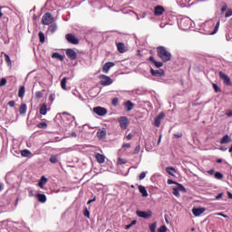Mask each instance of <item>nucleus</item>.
Masks as SVG:
<instances>
[{
  "label": "nucleus",
  "mask_w": 232,
  "mask_h": 232,
  "mask_svg": "<svg viewBox=\"0 0 232 232\" xmlns=\"http://www.w3.org/2000/svg\"><path fill=\"white\" fill-rule=\"evenodd\" d=\"M215 179H218V180H222L224 179V174H222L221 172H216Z\"/></svg>",
  "instance_id": "obj_37"
},
{
  "label": "nucleus",
  "mask_w": 232,
  "mask_h": 232,
  "mask_svg": "<svg viewBox=\"0 0 232 232\" xmlns=\"http://www.w3.org/2000/svg\"><path fill=\"white\" fill-rule=\"evenodd\" d=\"M97 137H98V139H105L106 138V130H98Z\"/></svg>",
  "instance_id": "obj_30"
},
{
  "label": "nucleus",
  "mask_w": 232,
  "mask_h": 232,
  "mask_svg": "<svg viewBox=\"0 0 232 232\" xmlns=\"http://www.w3.org/2000/svg\"><path fill=\"white\" fill-rule=\"evenodd\" d=\"M66 81H68L67 77H64L61 81V87H62L63 90H66Z\"/></svg>",
  "instance_id": "obj_36"
},
{
  "label": "nucleus",
  "mask_w": 232,
  "mask_h": 232,
  "mask_svg": "<svg viewBox=\"0 0 232 232\" xmlns=\"http://www.w3.org/2000/svg\"><path fill=\"white\" fill-rule=\"evenodd\" d=\"M226 115L227 117H232V111L231 110L227 111Z\"/></svg>",
  "instance_id": "obj_57"
},
{
  "label": "nucleus",
  "mask_w": 232,
  "mask_h": 232,
  "mask_svg": "<svg viewBox=\"0 0 232 232\" xmlns=\"http://www.w3.org/2000/svg\"><path fill=\"white\" fill-rule=\"evenodd\" d=\"M130 227H132L130 224L125 226V229H130Z\"/></svg>",
  "instance_id": "obj_63"
},
{
  "label": "nucleus",
  "mask_w": 232,
  "mask_h": 232,
  "mask_svg": "<svg viewBox=\"0 0 232 232\" xmlns=\"http://www.w3.org/2000/svg\"><path fill=\"white\" fill-rule=\"evenodd\" d=\"M168 231V227L162 225L160 228H158V232H166Z\"/></svg>",
  "instance_id": "obj_41"
},
{
  "label": "nucleus",
  "mask_w": 232,
  "mask_h": 232,
  "mask_svg": "<svg viewBox=\"0 0 232 232\" xmlns=\"http://www.w3.org/2000/svg\"><path fill=\"white\" fill-rule=\"evenodd\" d=\"M227 195H228V198H232V194H231V192H227Z\"/></svg>",
  "instance_id": "obj_64"
},
{
  "label": "nucleus",
  "mask_w": 232,
  "mask_h": 232,
  "mask_svg": "<svg viewBox=\"0 0 232 232\" xmlns=\"http://www.w3.org/2000/svg\"><path fill=\"white\" fill-rule=\"evenodd\" d=\"M157 53L158 57H160L162 63H168L169 61H171V53L168 51V48L164 46H158Z\"/></svg>",
  "instance_id": "obj_1"
},
{
  "label": "nucleus",
  "mask_w": 232,
  "mask_h": 232,
  "mask_svg": "<svg viewBox=\"0 0 232 232\" xmlns=\"http://www.w3.org/2000/svg\"><path fill=\"white\" fill-rule=\"evenodd\" d=\"M232 15V9H228L225 14V17H231Z\"/></svg>",
  "instance_id": "obj_46"
},
{
  "label": "nucleus",
  "mask_w": 232,
  "mask_h": 232,
  "mask_svg": "<svg viewBox=\"0 0 232 232\" xmlns=\"http://www.w3.org/2000/svg\"><path fill=\"white\" fill-rule=\"evenodd\" d=\"M140 180H144L146 179V172H141L139 177Z\"/></svg>",
  "instance_id": "obj_49"
},
{
  "label": "nucleus",
  "mask_w": 232,
  "mask_h": 232,
  "mask_svg": "<svg viewBox=\"0 0 232 232\" xmlns=\"http://www.w3.org/2000/svg\"><path fill=\"white\" fill-rule=\"evenodd\" d=\"M231 142V138H229V135L226 134L221 140L220 144H229Z\"/></svg>",
  "instance_id": "obj_23"
},
{
  "label": "nucleus",
  "mask_w": 232,
  "mask_h": 232,
  "mask_svg": "<svg viewBox=\"0 0 232 232\" xmlns=\"http://www.w3.org/2000/svg\"><path fill=\"white\" fill-rule=\"evenodd\" d=\"M52 23H53V16L50 13H45L42 17V24L48 25Z\"/></svg>",
  "instance_id": "obj_2"
},
{
  "label": "nucleus",
  "mask_w": 232,
  "mask_h": 232,
  "mask_svg": "<svg viewBox=\"0 0 232 232\" xmlns=\"http://www.w3.org/2000/svg\"><path fill=\"white\" fill-rule=\"evenodd\" d=\"M123 106L126 110V111H131V110H133V108H135V104L133 102H131V101H127L123 103Z\"/></svg>",
  "instance_id": "obj_17"
},
{
  "label": "nucleus",
  "mask_w": 232,
  "mask_h": 232,
  "mask_svg": "<svg viewBox=\"0 0 232 232\" xmlns=\"http://www.w3.org/2000/svg\"><path fill=\"white\" fill-rule=\"evenodd\" d=\"M174 137H175L176 139H182V132L175 133V134H174Z\"/></svg>",
  "instance_id": "obj_51"
},
{
  "label": "nucleus",
  "mask_w": 232,
  "mask_h": 232,
  "mask_svg": "<svg viewBox=\"0 0 232 232\" xmlns=\"http://www.w3.org/2000/svg\"><path fill=\"white\" fill-rule=\"evenodd\" d=\"M118 164H120V165L126 164V160L122 158H119L118 159Z\"/></svg>",
  "instance_id": "obj_48"
},
{
  "label": "nucleus",
  "mask_w": 232,
  "mask_h": 232,
  "mask_svg": "<svg viewBox=\"0 0 232 232\" xmlns=\"http://www.w3.org/2000/svg\"><path fill=\"white\" fill-rule=\"evenodd\" d=\"M217 215H218V217H223V218H228L227 215L223 214L222 212H219Z\"/></svg>",
  "instance_id": "obj_53"
},
{
  "label": "nucleus",
  "mask_w": 232,
  "mask_h": 232,
  "mask_svg": "<svg viewBox=\"0 0 232 232\" xmlns=\"http://www.w3.org/2000/svg\"><path fill=\"white\" fill-rule=\"evenodd\" d=\"M49 162H51V164H57V162H59V155H51Z\"/></svg>",
  "instance_id": "obj_25"
},
{
  "label": "nucleus",
  "mask_w": 232,
  "mask_h": 232,
  "mask_svg": "<svg viewBox=\"0 0 232 232\" xmlns=\"http://www.w3.org/2000/svg\"><path fill=\"white\" fill-rule=\"evenodd\" d=\"M127 140H131L133 139V134L130 133L129 135L126 136Z\"/></svg>",
  "instance_id": "obj_56"
},
{
  "label": "nucleus",
  "mask_w": 232,
  "mask_h": 232,
  "mask_svg": "<svg viewBox=\"0 0 232 232\" xmlns=\"http://www.w3.org/2000/svg\"><path fill=\"white\" fill-rule=\"evenodd\" d=\"M149 59L151 63H153L156 68H162V66H164V63H162V62H158L153 56H150Z\"/></svg>",
  "instance_id": "obj_19"
},
{
  "label": "nucleus",
  "mask_w": 232,
  "mask_h": 232,
  "mask_svg": "<svg viewBox=\"0 0 232 232\" xmlns=\"http://www.w3.org/2000/svg\"><path fill=\"white\" fill-rule=\"evenodd\" d=\"M122 148H123V149H125V148L130 149V148H131V144H130V143H124V144L122 145Z\"/></svg>",
  "instance_id": "obj_55"
},
{
  "label": "nucleus",
  "mask_w": 232,
  "mask_h": 232,
  "mask_svg": "<svg viewBox=\"0 0 232 232\" xmlns=\"http://www.w3.org/2000/svg\"><path fill=\"white\" fill-rule=\"evenodd\" d=\"M133 153L134 155H139V153H140V145L135 147Z\"/></svg>",
  "instance_id": "obj_42"
},
{
  "label": "nucleus",
  "mask_w": 232,
  "mask_h": 232,
  "mask_svg": "<svg viewBox=\"0 0 232 232\" xmlns=\"http://www.w3.org/2000/svg\"><path fill=\"white\" fill-rule=\"evenodd\" d=\"M52 58L53 59H58L59 61H64V56H63V54H61L59 53H53L52 54Z\"/></svg>",
  "instance_id": "obj_26"
},
{
  "label": "nucleus",
  "mask_w": 232,
  "mask_h": 232,
  "mask_svg": "<svg viewBox=\"0 0 232 232\" xmlns=\"http://www.w3.org/2000/svg\"><path fill=\"white\" fill-rule=\"evenodd\" d=\"M113 66H115V63L113 62L106 63L102 67L103 73H108V72H110V69L113 68Z\"/></svg>",
  "instance_id": "obj_15"
},
{
  "label": "nucleus",
  "mask_w": 232,
  "mask_h": 232,
  "mask_svg": "<svg viewBox=\"0 0 232 232\" xmlns=\"http://www.w3.org/2000/svg\"><path fill=\"white\" fill-rule=\"evenodd\" d=\"M226 10H227V5L222 6L221 12H226Z\"/></svg>",
  "instance_id": "obj_58"
},
{
  "label": "nucleus",
  "mask_w": 232,
  "mask_h": 232,
  "mask_svg": "<svg viewBox=\"0 0 232 232\" xmlns=\"http://www.w3.org/2000/svg\"><path fill=\"white\" fill-rule=\"evenodd\" d=\"M4 56H5L7 66H12V60L10 59V55H8L7 53H5Z\"/></svg>",
  "instance_id": "obj_31"
},
{
  "label": "nucleus",
  "mask_w": 232,
  "mask_h": 232,
  "mask_svg": "<svg viewBox=\"0 0 232 232\" xmlns=\"http://www.w3.org/2000/svg\"><path fill=\"white\" fill-rule=\"evenodd\" d=\"M65 53L71 61H75V59H77V53L73 49H67Z\"/></svg>",
  "instance_id": "obj_10"
},
{
  "label": "nucleus",
  "mask_w": 232,
  "mask_h": 232,
  "mask_svg": "<svg viewBox=\"0 0 232 232\" xmlns=\"http://www.w3.org/2000/svg\"><path fill=\"white\" fill-rule=\"evenodd\" d=\"M204 211H206V208H194L192 209V213H193L194 217H200V215H202V213H204Z\"/></svg>",
  "instance_id": "obj_16"
},
{
  "label": "nucleus",
  "mask_w": 232,
  "mask_h": 232,
  "mask_svg": "<svg viewBox=\"0 0 232 232\" xmlns=\"http://www.w3.org/2000/svg\"><path fill=\"white\" fill-rule=\"evenodd\" d=\"M135 224H137V220H132L130 223V226L133 227V226H135Z\"/></svg>",
  "instance_id": "obj_60"
},
{
  "label": "nucleus",
  "mask_w": 232,
  "mask_h": 232,
  "mask_svg": "<svg viewBox=\"0 0 232 232\" xmlns=\"http://www.w3.org/2000/svg\"><path fill=\"white\" fill-rule=\"evenodd\" d=\"M179 191H182L183 193H186V188H184L182 184H178V187L173 188L172 193L175 197H180V192Z\"/></svg>",
  "instance_id": "obj_9"
},
{
  "label": "nucleus",
  "mask_w": 232,
  "mask_h": 232,
  "mask_svg": "<svg viewBox=\"0 0 232 232\" xmlns=\"http://www.w3.org/2000/svg\"><path fill=\"white\" fill-rule=\"evenodd\" d=\"M83 215L84 217H86L87 218H90V210H88V208H85L84 211H83Z\"/></svg>",
  "instance_id": "obj_43"
},
{
  "label": "nucleus",
  "mask_w": 232,
  "mask_h": 232,
  "mask_svg": "<svg viewBox=\"0 0 232 232\" xmlns=\"http://www.w3.org/2000/svg\"><path fill=\"white\" fill-rule=\"evenodd\" d=\"M43 92H35V97H36V99H43Z\"/></svg>",
  "instance_id": "obj_44"
},
{
  "label": "nucleus",
  "mask_w": 232,
  "mask_h": 232,
  "mask_svg": "<svg viewBox=\"0 0 232 232\" xmlns=\"http://www.w3.org/2000/svg\"><path fill=\"white\" fill-rule=\"evenodd\" d=\"M164 117H166V114L164 112H160L154 120V126H156V128H160V122H162V119H164Z\"/></svg>",
  "instance_id": "obj_11"
},
{
  "label": "nucleus",
  "mask_w": 232,
  "mask_h": 232,
  "mask_svg": "<svg viewBox=\"0 0 232 232\" xmlns=\"http://www.w3.org/2000/svg\"><path fill=\"white\" fill-rule=\"evenodd\" d=\"M101 80V84L102 86H110V84H113V80H111V78H110V76L102 74L100 76Z\"/></svg>",
  "instance_id": "obj_4"
},
{
  "label": "nucleus",
  "mask_w": 232,
  "mask_h": 232,
  "mask_svg": "<svg viewBox=\"0 0 232 232\" xmlns=\"http://www.w3.org/2000/svg\"><path fill=\"white\" fill-rule=\"evenodd\" d=\"M6 85V78H2L0 81V86H5Z\"/></svg>",
  "instance_id": "obj_47"
},
{
  "label": "nucleus",
  "mask_w": 232,
  "mask_h": 232,
  "mask_svg": "<svg viewBox=\"0 0 232 232\" xmlns=\"http://www.w3.org/2000/svg\"><path fill=\"white\" fill-rule=\"evenodd\" d=\"M136 215L137 217H140V218H151V217H153V212L151 210H137Z\"/></svg>",
  "instance_id": "obj_3"
},
{
  "label": "nucleus",
  "mask_w": 232,
  "mask_h": 232,
  "mask_svg": "<svg viewBox=\"0 0 232 232\" xmlns=\"http://www.w3.org/2000/svg\"><path fill=\"white\" fill-rule=\"evenodd\" d=\"M166 171L169 175H171V177H175L174 173H177V169H175V168L173 167H167ZM171 171H173L174 173H172Z\"/></svg>",
  "instance_id": "obj_29"
},
{
  "label": "nucleus",
  "mask_w": 232,
  "mask_h": 232,
  "mask_svg": "<svg viewBox=\"0 0 232 232\" xmlns=\"http://www.w3.org/2000/svg\"><path fill=\"white\" fill-rule=\"evenodd\" d=\"M38 36H39V41H40V43H41L42 44H44V39H45L44 34L40 31V32L38 33Z\"/></svg>",
  "instance_id": "obj_35"
},
{
  "label": "nucleus",
  "mask_w": 232,
  "mask_h": 232,
  "mask_svg": "<svg viewBox=\"0 0 232 232\" xmlns=\"http://www.w3.org/2000/svg\"><path fill=\"white\" fill-rule=\"evenodd\" d=\"M26 110H27L26 104L22 103L19 108L20 115H24L26 113Z\"/></svg>",
  "instance_id": "obj_27"
},
{
  "label": "nucleus",
  "mask_w": 232,
  "mask_h": 232,
  "mask_svg": "<svg viewBox=\"0 0 232 232\" xmlns=\"http://www.w3.org/2000/svg\"><path fill=\"white\" fill-rule=\"evenodd\" d=\"M111 104L112 106H117V104H119V98H113Z\"/></svg>",
  "instance_id": "obj_45"
},
{
  "label": "nucleus",
  "mask_w": 232,
  "mask_h": 232,
  "mask_svg": "<svg viewBox=\"0 0 232 232\" xmlns=\"http://www.w3.org/2000/svg\"><path fill=\"white\" fill-rule=\"evenodd\" d=\"M150 232H157V222L149 225Z\"/></svg>",
  "instance_id": "obj_33"
},
{
  "label": "nucleus",
  "mask_w": 232,
  "mask_h": 232,
  "mask_svg": "<svg viewBox=\"0 0 232 232\" xmlns=\"http://www.w3.org/2000/svg\"><path fill=\"white\" fill-rule=\"evenodd\" d=\"M65 39L67 43H70L71 44H79V39H77V37L72 34H67L65 35Z\"/></svg>",
  "instance_id": "obj_6"
},
{
  "label": "nucleus",
  "mask_w": 232,
  "mask_h": 232,
  "mask_svg": "<svg viewBox=\"0 0 232 232\" xmlns=\"http://www.w3.org/2000/svg\"><path fill=\"white\" fill-rule=\"evenodd\" d=\"M92 202H95V198H92V199H90V200L87 202V204H92Z\"/></svg>",
  "instance_id": "obj_61"
},
{
  "label": "nucleus",
  "mask_w": 232,
  "mask_h": 232,
  "mask_svg": "<svg viewBox=\"0 0 232 232\" xmlns=\"http://www.w3.org/2000/svg\"><path fill=\"white\" fill-rule=\"evenodd\" d=\"M57 30V25L56 24H52L49 26V32H51V34H54Z\"/></svg>",
  "instance_id": "obj_38"
},
{
  "label": "nucleus",
  "mask_w": 232,
  "mask_h": 232,
  "mask_svg": "<svg viewBox=\"0 0 232 232\" xmlns=\"http://www.w3.org/2000/svg\"><path fill=\"white\" fill-rule=\"evenodd\" d=\"M224 197V193H219L216 196V200H219V198H222Z\"/></svg>",
  "instance_id": "obj_54"
},
{
  "label": "nucleus",
  "mask_w": 232,
  "mask_h": 232,
  "mask_svg": "<svg viewBox=\"0 0 232 232\" xmlns=\"http://www.w3.org/2000/svg\"><path fill=\"white\" fill-rule=\"evenodd\" d=\"M40 115H46V113H48V107L46 105V103H43L40 106Z\"/></svg>",
  "instance_id": "obj_20"
},
{
  "label": "nucleus",
  "mask_w": 232,
  "mask_h": 232,
  "mask_svg": "<svg viewBox=\"0 0 232 232\" xmlns=\"http://www.w3.org/2000/svg\"><path fill=\"white\" fill-rule=\"evenodd\" d=\"M8 106H10V108H14V106H15V102L14 101H10L8 102Z\"/></svg>",
  "instance_id": "obj_52"
},
{
  "label": "nucleus",
  "mask_w": 232,
  "mask_h": 232,
  "mask_svg": "<svg viewBox=\"0 0 232 232\" xmlns=\"http://www.w3.org/2000/svg\"><path fill=\"white\" fill-rule=\"evenodd\" d=\"M22 157H30L32 155V152L28 150H24L21 151Z\"/></svg>",
  "instance_id": "obj_34"
},
{
  "label": "nucleus",
  "mask_w": 232,
  "mask_h": 232,
  "mask_svg": "<svg viewBox=\"0 0 232 232\" xmlns=\"http://www.w3.org/2000/svg\"><path fill=\"white\" fill-rule=\"evenodd\" d=\"M218 28H220V21H218L214 28V31L212 32V35H215V34H217V32H218Z\"/></svg>",
  "instance_id": "obj_40"
},
{
  "label": "nucleus",
  "mask_w": 232,
  "mask_h": 232,
  "mask_svg": "<svg viewBox=\"0 0 232 232\" xmlns=\"http://www.w3.org/2000/svg\"><path fill=\"white\" fill-rule=\"evenodd\" d=\"M164 12H165V9L162 5H157L154 7V15L156 16L162 15Z\"/></svg>",
  "instance_id": "obj_14"
},
{
  "label": "nucleus",
  "mask_w": 232,
  "mask_h": 232,
  "mask_svg": "<svg viewBox=\"0 0 232 232\" xmlns=\"http://www.w3.org/2000/svg\"><path fill=\"white\" fill-rule=\"evenodd\" d=\"M167 184H169V185H171V184H177V185L179 186V184H180V183H178L177 181H175V180H173V179H168Z\"/></svg>",
  "instance_id": "obj_50"
},
{
  "label": "nucleus",
  "mask_w": 232,
  "mask_h": 232,
  "mask_svg": "<svg viewBox=\"0 0 232 232\" xmlns=\"http://www.w3.org/2000/svg\"><path fill=\"white\" fill-rule=\"evenodd\" d=\"M212 86H213L214 91L216 92V93H220L222 92V89H220L218 87V85H217V83H213Z\"/></svg>",
  "instance_id": "obj_39"
},
{
  "label": "nucleus",
  "mask_w": 232,
  "mask_h": 232,
  "mask_svg": "<svg viewBox=\"0 0 232 232\" xmlns=\"http://www.w3.org/2000/svg\"><path fill=\"white\" fill-rule=\"evenodd\" d=\"M49 101H51V102H53L54 101L53 94H50Z\"/></svg>",
  "instance_id": "obj_59"
},
{
  "label": "nucleus",
  "mask_w": 232,
  "mask_h": 232,
  "mask_svg": "<svg viewBox=\"0 0 232 232\" xmlns=\"http://www.w3.org/2000/svg\"><path fill=\"white\" fill-rule=\"evenodd\" d=\"M150 73L153 77H164V75L166 74V72H164V70L162 69L160 70L150 69Z\"/></svg>",
  "instance_id": "obj_12"
},
{
  "label": "nucleus",
  "mask_w": 232,
  "mask_h": 232,
  "mask_svg": "<svg viewBox=\"0 0 232 232\" xmlns=\"http://www.w3.org/2000/svg\"><path fill=\"white\" fill-rule=\"evenodd\" d=\"M46 182H48V179H46V177L44 176H42L38 182L39 188H44V185L46 184Z\"/></svg>",
  "instance_id": "obj_22"
},
{
  "label": "nucleus",
  "mask_w": 232,
  "mask_h": 232,
  "mask_svg": "<svg viewBox=\"0 0 232 232\" xmlns=\"http://www.w3.org/2000/svg\"><path fill=\"white\" fill-rule=\"evenodd\" d=\"M95 159H96L97 162H99V164H104V162L106 160V157H104V155H102L101 153H96Z\"/></svg>",
  "instance_id": "obj_18"
},
{
  "label": "nucleus",
  "mask_w": 232,
  "mask_h": 232,
  "mask_svg": "<svg viewBox=\"0 0 232 232\" xmlns=\"http://www.w3.org/2000/svg\"><path fill=\"white\" fill-rule=\"evenodd\" d=\"M29 197H34V190L29 191Z\"/></svg>",
  "instance_id": "obj_62"
},
{
  "label": "nucleus",
  "mask_w": 232,
  "mask_h": 232,
  "mask_svg": "<svg viewBox=\"0 0 232 232\" xmlns=\"http://www.w3.org/2000/svg\"><path fill=\"white\" fill-rule=\"evenodd\" d=\"M93 111L96 113V115H99L100 117H104V115L108 113V110L101 106L94 107Z\"/></svg>",
  "instance_id": "obj_5"
},
{
  "label": "nucleus",
  "mask_w": 232,
  "mask_h": 232,
  "mask_svg": "<svg viewBox=\"0 0 232 232\" xmlns=\"http://www.w3.org/2000/svg\"><path fill=\"white\" fill-rule=\"evenodd\" d=\"M219 78L222 79L224 84L227 86H232L231 79L227 74L224 73L223 72H219Z\"/></svg>",
  "instance_id": "obj_7"
},
{
  "label": "nucleus",
  "mask_w": 232,
  "mask_h": 232,
  "mask_svg": "<svg viewBox=\"0 0 232 232\" xmlns=\"http://www.w3.org/2000/svg\"><path fill=\"white\" fill-rule=\"evenodd\" d=\"M35 197H36L38 202H41V204H44V202H46V195L36 194Z\"/></svg>",
  "instance_id": "obj_21"
},
{
  "label": "nucleus",
  "mask_w": 232,
  "mask_h": 232,
  "mask_svg": "<svg viewBox=\"0 0 232 232\" xmlns=\"http://www.w3.org/2000/svg\"><path fill=\"white\" fill-rule=\"evenodd\" d=\"M117 50L120 53H124L128 52V48L124 44V43H116Z\"/></svg>",
  "instance_id": "obj_13"
},
{
  "label": "nucleus",
  "mask_w": 232,
  "mask_h": 232,
  "mask_svg": "<svg viewBox=\"0 0 232 232\" xmlns=\"http://www.w3.org/2000/svg\"><path fill=\"white\" fill-rule=\"evenodd\" d=\"M37 128L41 130H46V128H48V123H46L45 121H42L37 125Z\"/></svg>",
  "instance_id": "obj_32"
},
{
  "label": "nucleus",
  "mask_w": 232,
  "mask_h": 232,
  "mask_svg": "<svg viewBox=\"0 0 232 232\" xmlns=\"http://www.w3.org/2000/svg\"><path fill=\"white\" fill-rule=\"evenodd\" d=\"M119 123H120L121 130H127L128 124H130V121L125 116H121L119 119Z\"/></svg>",
  "instance_id": "obj_8"
},
{
  "label": "nucleus",
  "mask_w": 232,
  "mask_h": 232,
  "mask_svg": "<svg viewBox=\"0 0 232 232\" xmlns=\"http://www.w3.org/2000/svg\"><path fill=\"white\" fill-rule=\"evenodd\" d=\"M140 193H141L142 197H148V190H146V188L142 185H140L138 187Z\"/></svg>",
  "instance_id": "obj_24"
},
{
  "label": "nucleus",
  "mask_w": 232,
  "mask_h": 232,
  "mask_svg": "<svg viewBox=\"0 0 232 232\" xmlns=\"http://www.w3.org/2000/svg\"><path fill=\"white\" fill-rule=\"evenodd\" d=\"M25 92H26V90L24 89V86L22 85V86L19 88V91H18V97H20V99H23V97H24Z\"/></svg>",
  "instance_id": "obj_28"
}]
</instances>
